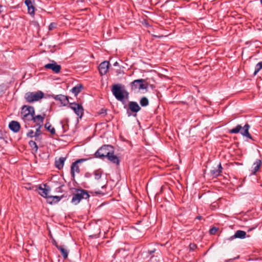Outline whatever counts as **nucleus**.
Returning <instances> with one entry per match:
<instances>
[{
	"mask_svg": "<svg viewBox=\"0 0 262 262\" xmlns=\"http://www.w3.org/2000/svg\"><path fill=\"white\" fill-rule=\"evenodd\" d=\"M231 260H232V259H229V260H226V262H229Z\"/></svg>",
	"mask_w": 262,
	"mask_h": 262,
	"instance_id": "43",
	"label": "nucleus"
},
{
	"mask_svg": "<svg viewBox=\"0 0 262 262\" xmlns=\"http://www.w3.org/2000/svg\"><path fill=\"white\" fill-rule=\"evenodd\" d=\"M69 107L74 111L79 118H82L84 113V109L81 104L76 102L70 103Z\"/></svg>",
	"mask_w": 262,
	"mask_h": 262,
	"instance_id": "9",
	"label": "nucleus"
},
{
	"mask_svg": "<svg viewBox=\"0 0 262 262\" xmlns=\"http://www.w3.org/2000/svg\"><path fill=\"white\" fill-rule=\"evenodd\" d=\"M96 193L97 194H101V192H100V191H96Z\"/></svg>",
	"mask_w": 262,
	"mask_h": 262,
	"instance_id": "42",
	"label": "nucleus"
},
{
	"mask_svg": "<svg viewBox=\"0 0 262 262\" xmlns=\"http://www.w3.org/2000/svg\"><path fill=\"white\" fill-rule=\"evenodd\" d=\"M82 89V85L81 84H78L72 88L71 91L73 93H74L75 95H77L78 93H79Z\"/></svg>",
	"mask_w": 262,
	"mask_h": 262,
	"instance_id": "27",
	"label": "nucleus"
},
{
	"mask_svg": "<svg viewBox=\"0 0 262 262\" xmlns=\"http://www.w3.org/2000/svg\"><path fill=\"white\" fill-rule=\"evenodd\" d=\"M112 92L115 98L119 101L124 102V94L127 93L123 91L120 85L118 84H114L112 86Z\"/></svg>",
	"mask_w": 262,
	"mask_h": 262,
	"instance_id": "4",
	"label": "nucleus"
},
{
	"mask_svg": "<svg viewBox=\"0 0 262 262\" xmlns=\"http://www.w3.org/2000/svg\"><path fill=\"white\" fill-rule=\"evenodd\" d=\"M90 195L88 191L84 189H77V192L75 194L72 199V203L75 205L78 204L82 199L89 198Z\"/></svg>",
	"mask_w": 262,
	"mask_h": 262,
	"instance_id": "5",
	"label": "nucleus"
},
{
	"mask_svg": "<svg viewBox=\"0 0 262 262\" xmlns=\"http://www.w3.org/2000/svg\"><path fill=\"white\" fill-rule=\"evenodd\" d=\"M250 125L246 124L243 127L241 125L238 124L234 128L229 130L230 134H238L240 133L244 137H246L251 140H254L251 135L249 133Z\"/></svg>",
	"mask_w": 262,
	"mask_h": 262,
	"instance_id": "1",
	"label": "nucleus"
},
{
	"mask_svg": "<svg viewBox=\"0 0 262 262\" xmlns=\"http://www.w3.org/2000/svg\"><path fill=\"white\" fill-rule=\"evenodd\" d=\"M9 128L14 133H17L20 128V124L16 121H12L9 124Z\"/></svg>",
	"mask_w": 262,
	"mask_h": 262,
	"instance_id": "20",
	"label": "nucleus"
},
{
	"mask_svg": "<svg viewBox=\"0 0 262 262\" xmlns=\"http://www.w3.org/2000/svg\"><path fill=\"white\" fill-rule=\"evenodd\" d=\"M54 245L56 247V246H58L56 243H55Z\"/></svg>",
	"mask_w": 262,
	"mask_h": 262,
	"instance_id": "44",
	"label": "nucleus"
},
{
	"mask_svg": "<svg viewBox=\"0 0 262 262\" xmlns=\"http://www.w3.org/2000/svg\"><path fill=\"white\" fill-rule=\"evenodd\" d=\"M27 136L30 138L35 137L34 131L32 129L29 130V132L27 134Z\"/></svg>",
	"mask_w": 262,
	"mask_h": 262,
	"instance_id": "34",
	"label": "nucleus"
},
{
	"mask_svg": "<svg viewBox=\"0 0 262 262\" xmlns=\"http://www.w3.org/2000/svg\"><path fill=\"white\" fill-rule=\"evenodd\" d=\"M44 187H42L41 186H39L38 187V189L40 190L39 191V194L43 198L47 199V197L49 196L48 194L50 190V187L47 184L43 185Z\"/></svg>",
	"mask_w": 262,
	"mask_h": 262,
	"instance_id": "15",
	"label": "nucleus"
},
{
	"mask_svg": "<svg viewBox=\"0 0 262 262\" xmlns=\"http://www.w3.org/2000/svg\"><path fill=\"white\" fill-rule=\"evenodd\" d=\"M102 171L100 169L96 170L94 171L95 179L97 180H99L102 176Z\"/></svg>",
	"mask_w": 262,
	"mask_h": 262,
	"instance_id": "30",
	"label": "nucleus"
},
{
	"mask_svg": "<svg viewBox=\"0 0 262 262\" xmlns=\"http://www.w3.org/2000/svg\"><path fill=\"white\" fill-rule=\"evenodd\" d=\"M260 3L262 4V0H260Z\"/></svg>",
	"mask_w": 262,
	"mask_h": 262,
	"instance_id": "47",
	"label": "nucleus"
},
{
	"mask_svg": "<svg viewBox=\"0 0 262 262\" xmlns=\"http://www.w3.org/2000/svg\"><path fill=\"white\" fill-rule=\"evenodd\" d=\"M106 110L105 109H101L100 114H106Z\"/></svg>",
	"mask_w": 262,
	"mask_h": 262,
	"instance_id": "37",
	"label": "nucleus"
},
{
	"mask_svg": "<svg viewBox=\"0 0 262 262\" xmlns=\"http://www.w3.org/2000/svg\"><path fill=\"white\" fill-rule=\"evenodd\" d=\"M69 120L68 118H65L60 122L63 133H65L69 129Z\"/></svg>",
	"mask_w": 262,
	"mask_h": 262,
	"instance_id": "23",
	"label": "nucleus"
},
{
	"mask_svg": "<svg viewBox=\"0 0 262 262\" xmlns=\"http://www.w3.org/2000/svg\"><path fill=\"white\" fill-rule=\"evenodd\" d=\"M44 93L40 91L36 92H28L25 94V98L27 102L32 103L42 99Z\"/></svg>",
	"mask_w": 262,
	"mask_h": 262,
	"instance_id": "3",
	"label": "nucleus"
},
{
	"mask_svg": "<svg viewBox=\"0 0 262 262\" xmlns=\"http://www.w3.org/2000/svg\"><path fill=\"white\" fill-rule=\"evenodd\" d=\"M261 162L260 160L257 159L256 161L253 163V168L252 170V173H256L259 169L261 166Z\"/></svg>",
	"mask_w": 262,
	"mask_h": 262,
	"instance_id": "25",
	"label": "nucleus"
},
{
	"mask_svg": "<svg viewBox=\"0 0 262 262\" xmlns=\"http://www.w3.org/2000/svg\"><path fill=\"white\" fill-rule=\"evenodd\" d=\"M262 69V61L258 62L255 67L254 75H255Z\"/></svg>",
	"mask_w": 262,
	"mask_h": 262,
	"instance_id": "31",
	"label": "nucleus"
},
{
	"mask_svg": "<svg viewBox=\"0 0 262 262\" xmlns=\"http://www.w3.org/2000/svg\"><path fill=\"white\" fill-rule=\"evenodd\" d=\"M45 127L51 133V135H54L55 134V128L52 127L51 124L49 122H47L45 124Z\"/></svg>",
	"mask_w": 262,
	"mask_h": 262,
	"instance_id": "26",
	"label": "nucleus"
},
{
	"mask_svg": "<svg viewBox=\"0 0 262 262\" xmlns=\"http://www.w3.org/2000/svg\"><path fill=\"white\" fill-rule=\"evenodd\" d=\"M110 63L108 61H104L101 62L99 66V71L101 75H105L108 71Z\"/></svg>",
	"mask_w": 262,
	"mask_h": 262,
	"instance_id": "12",
	"label": "nucleus"
},
{
	"mask_svg": "<svg viewBox=\"0 0 262 262\" xmlns=\"http://www.w3.org/2000/svg\"><path fill=\"white\" fill-rule=\"evenodd\" d=\"M62 196L51 195L47 197V201L50 204H56L59 202Z\"/></svg>",
	"mask_w": 262,
	"mask_h": 262,
	"instance_id": "22",
	"label": "nucleus"
},
{
	"mask_svg": "<svg viewBox=\"0 0 262 262\" xmlns=\"http://www.w3.org/2000/svg\"><path fill=\"white\" fill-rule=\"evenodd\" d=\"M140 104L143 107L147 106L149 104L148 99L146 97H143L140 100Z\"/></svg>",
	"mask_w": 262,
	"mask_h": 262,
	"instance_id": "28",
	"label": "nucleus"
},
{
	"mask_svg": "<svg viewBox=\"0 0 262 262\" xmlns=\"http://www.w3.org/2000/svg\"><path fill=\"white\" fill-rule=\"evenodd\" d=\"M128 110H127V113L128 114V116H130L132 114L129 113V111H131L132 113H134L133 115L134 117L137 116V113L140 111L141 107L137 103V102L135 101H130L128 102Z\"/></svg>",
	"mask_w": 262,
	"mask_h": 262,
	"instance_id": "10",
	"label": "nucleus"
},
{
	"mask_svg": "<svg viewBox=\"0 0 262 262\" xmlns=\"http://www.w3.org/2000/svg\"><path fill=\"white\" fill-rule=\"evenodd\" d=\"M189 248H190V250H194V249H195L196 248V245L194 244L191 243L189 245Z\"/></svg>",
	"mask_w": 262,
	"mask_h": 262,
	"instance_id": "36",
	"label": "nucleus"
},
{
	"mask_svg": "<svg viewBox=\"0 0 262 262\" xmlns=\"http://www.w3.org/2000/svg\"><path fill=\"white\" fill-rule=\"evenodd\" d=\"M87 159H80L73 162L71 166V174L74 179L75 177V173H79L80 172V168L78 164L86 161Z\"/></svg>",
	"mask_w": 262,
	"mask_h": 262,
	"instance_id": "8",
	"label": "nucleus"
},
{
	"mask_svg": "<svg viewBox=\"0 0 262 262\" xmlns=\"http://www.w3.org/2000/svg\"><path fill=\"white\" fill-rule=\"evenodd\" d=\"M57 27V24L56 23H51L49 27H48V30L49 31H52L55 29H56Z\"/></svg>",
	"mask_w": 262,
	"mask_h": 262,
	"instance_id": "32",
	"label": "nucleus"
},
{
	"mask_svg": "<svg viewBox=\"0 0 262 262\" xmlns=\"http://www.w3.org/2000/svg\"><path fill=\"white\" fill-rule=\"evenodd\" d=\"M44 119V116H42L40 115L35 116V114L32 115V117L30 118V119L33 120V122L36 124V126L39 127H41L42 126Z\"/></svg>",
	"mask_w": 262,
	"mask_h": 262,
	"instance_id": "14",
	"label": "nucleus"
},
{
	"mask_svg": "<svg viewBox=\"0 0 262 262\" xmlns=\"http://www.w3.org/2000/svg\"><path fill=\"white\" fill-rule=\"evenodd\" d=\"M114 149L113 146L110 145H104L99 148L95 152L96 158L103 159L107 158L110 152Z\"/></svg>",
	"mask_w": 262,
	"mask_h": 262,
	"instance_id": "2",
	"label": "nucleus"
},
{
	"mask_svg": "<svg viewBox=\"0 0 262 262\" xmlns=\"http://www.w3.org/2000/svg\"><path fill=\"white\" fill-rule=\"evenodd\" d=\"M118 64H118V62H117V61H116V62H115L114 63V66H118Z\"/></svg>",
	"mask_w": 262,
	"mask_h": 262,
	"instance_id": "40",
	"label": "nucleus"
},
{
	"mask_svg": "<svg viewBox=\"0 0 262 262\" xmlns=\"http://www.w3.org/2000/svg\"><path fill=\"white\" fill-rule=\"evenodd\" d=\"M56 248L60 251L63 258L66 259L69 254L68 250L62 246H56Z\"/></svg>",
	"mask_w": 262,
	"mask_h": 262,
	"instance_id": "24",
	"label": "nucleus"
},
{
	"mask_svg": "<svg viewBox=\"0 0 262 262\" xmlns=\"http://www.w3.org/2000/svg\"><path fill=\"white\" fill-rule=\"evenodd\" d=\"M2 8V6L0 4V13L2 12L1 9Z\"/></svg>",
	"mask_w": 262,
	"mask_h": 262,
	"instance_id": "41",
	"label": "nucleus"
},
{
	"mask_svg": "<svg viewBox=\"0 0 262 262\" xmlns=\"http://www.w3.org/2000/svg\"><path fill=\"white\" fill-rule=\"evenodd\" d=\"M56 100L59 101L60 103L64 106H66L69 103V98L67 96L63 95H57L54 97Z\"/></svg>",
	"mask_w": 262,
	"mask_h": 262,
	"instance_id": "19",
	"label": "nucleus"
},
{
	"mask_svg": "<svg viewBox=\"0 0 262 262\" xmlns=\"http://www.w3.org/2000/svg\"><path fill=\"white\" fill-rule=\"evenodd\" d=\"M66 160L65 157H60L58 159H56L55 161V167L58 169H61L64 166V162Z\"/></svg>",
	"mask_w": 262,
	"mask_h": 262,
	"instance_id": "21",
	"label": "nucleus"
},
{
	"mask_svg": "<svg viewBox=\"0 0 262 262\" xmlns=\"http://www.w3.org/2000/svg\"><path fill=\"white\" fill-rule=\"evenodd\" d=\"M29 145L32 148V149L34 150L35 152H37L38 147L35 141L32 140L30 141L29 142Z\"/></svg>",
	"mask_w": 262,
	"mask_h": 262,
	"instance_id": "29",
	"label": "nucleus"
},
{
	"mask_svg": "<svg viewBox=\"0 0 262 262\" xmlns=\"http://www.w3.org/2000/svg\"><path fill=\"white\" fill-rule=\"evenodd\" d=\"M155 250H151V251H149L148 253L150 254H152L153 253H154Z\"/></svg>",
	"mask_w": 262,
	"mask_h": 262,
	"instance_id": "39",
	"label": "nucleus"
},
{
	"mask_svg": "<svg viewBox=\"0 0 262 262\" xmlns=\"http://www.w3.org/2000/svg\"><path fill=\"white\" fill-rule=\"evenodd\" d=\"M217 231V228L216 227H213L209 230V232L211 234H214Z\"/></svg>",
	"mask_w": 262,
	"mask_h": 262,
	"instance_id": "35",
	"label": "nucleus"
},
{
	"mask_svg": "<svg viewBox=\"0 0 262 262\" xmlns=\"http://www.w3.org/2000/svg\"><path fill=\"white\" fill-rule=\"evenodd\" d=\"M34 0H25V3L28 8V12L31 16H34L35 14V7L33 5Z\"/></svg>",
	"mask_w": 262,
	"mask_h": 262,
	"instance_id": "17",
	"label": "nucleus"
},
{
	"mask_svg": "<svg viewBox=\"0 0 262 262\" xmlns=\"http://www.w3.org/2000/svg\"><path fill=\"white\" fill-rule=\"evenodd\" d=\"M104 187H105V185H104V186H102V188H104Z\"/></svg>",
	"mask_w": 262,
	"mask_h": 262,
	"instance_id": "48",
	"label": "nucleus"
},
{
	"mask_svg": "<svg viewBox=\"0 0 262 262\" xmlns=\"http://www.w3.org/2000/svg\"><path fill=\"white\" fill-rule=\"evenodd\" d=\"M144 82H145V80L143 79L134 80L130 83L132 90L136 91L140 90H146L148 88V84L143 83Z\"/></svg>",
	"mask_w": 262,
	"mask_h": 262,
	"instance_id": "7",
	"label": "nucleus"
},
{
	"mask_svg": "<svg viewBox=\"0 0 262 262\" xmlns=\"http://www.w3.org/2000/svg\"><path fill=\"white\" fill-rule=\"evenodd\" d=\"M44 68L51 70L55 73H59L61 69L60 65L57 64L54 60H52L50 63L45 64Z\"/></svg>",
	"mask_w": 262,
	"mask_h": 262,
	"instance_id": "11",
	"label": "nucleus"
},
{
	"mask_svg": "<svg viewBox=\"0 0 262 262\" xmlns=\"http://www.w3.org/2000/svg\"><path fill=\"white\" fill-rule=\"evenodd\" d=\"M202 219V216H200V215H199V216H197L196 217H195V219H197V220H201Z\"/></svg>",
	"mask_w": 262,
	"mask_h": 262,
	"instance_id": "38",
	"label": "nucleus"
},
{
	"mask_svg": "<svg viewBox=\"0 0 262 262\" xmlns=\"http://www.w3.org/2000/svg\"><path fill=\"white\" fill-rule=\"evenodd\" d=\"M246 232L243 230H237L236 231L235 234L230 236L228 239L229 241H232L235 238H240L244 239L246 237Z\"/></svg>",
	"mask_w": 262,
	"mask_h": 262,
	"instance_id": "18",
	"label": "nucleus"
},
{
	"mask_svg": "<svg viewBox=\"0 0 262 262\" xmlns=\"http://www.w3.org/2000/svg\"><path fill=\"white\" fill-rule=\"evenodd\" d=\"M223 167L221 163H220L216 167H213L210 171V175L212 178H217L218 176L221 174L222 172Z\"/></svg>",
	"mask_w": 262,
	"mask_h": 262,
	"instance_id": "13",
	"label": "nucleus"
},
{
	"mask_svg": "<svg viewBox=\"0 0 262 262\" xmlns=\"http://www.w3.org/2000/svg\"><path fill=\"white\" fill-rule=\"evenodd\" d=\"M34 108L33 106L24 105L21 108V115L23 119L30 120L32 115H34Z\"/></svg>",
	"mask_w": 262,
	"mask_h": 262,
	"instance_id": "6",
	"label": "nucleus"
},
{
	"mask_svg": "<svg viewBox=\"0 0 262 262\" xmlns=\"http://www.w3.org/2000/svg\"><path fill=\"white\" fill-rule=\"evenodd\" d=\"M41 127L38 126V128L36 129V132L34 133L35 137H36V139L41 135Z\"/></svg>",
	"mask_w": 262,
	"mask_h": 262,
	"instance_id": "33",
	"label": "nucleus"
},
{
	"mask_svg": "<svg viewBox=\"0 0 262 262\" xmlns=\"http://www.w3.org/2000/svg\"><path fill=\"white\" fill-rule=\"evenodd\" d=\"M85 177H89V175H88V173L85 174Z\"/></svg>",
	"mask_w": 262,
	"mask_h": 262,
	"instance_id": "46",
	"label": "nucleus"
},
{
	"mask_svg": "<svg viewBox=\"0 0 262 262\" xmlns=\"http://www.w3.org/2000/svg\"><path fill=\"white\" fill-rule=\"evenodd\" d=\"M107 159L112 163L119 165L120 162V160L118 157L114 155V149L110 152L107 157Z\"/></svg>",
	"mask_w": 262,
	"mask_h": 262,
	"instance_id": "16",
	"label": "nucleus"
},
{
	"mask_svg": "<svg viewBox=\"0 0 262 262\" xmlns=\"http://www.w3.org/2000/svg\"><path fill=\"white\" fill-rule=\"evenodd\" d=\"M85 177H89V175H88V173L85 174Z\"/></svg>",
	"mask_w": 262,
	"mask_h": 262,
	"instance_id": "45",
	"label": "nucleus"
}]
</instances>
